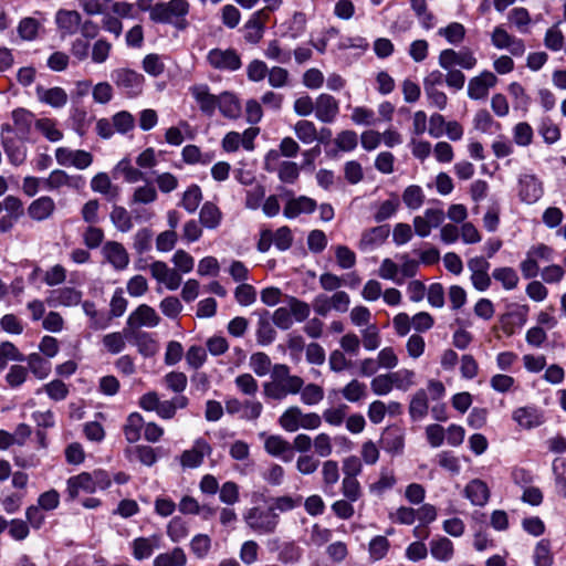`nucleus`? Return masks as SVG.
Masks as SVG:
<instances>
[{"instance_id":"1","label":"nucleus","mask_w":566,"mask_h":566,"mask_svg":"<svg viewBox=\"0 0 566 566\" xmlns=\"http://www.w3.org/2000/svg\"><path fill=\"white\" fill-rule=\"evenodd\" d=\"M304 380L292 375L285 364H275L272 367L271 380L263 384V395L269 400L282 401L290 395L301 391Z\"/></svg>"},{"instance_id":"2","label":"nucleus","mask_w":566,"mask_h":566,"mask_svg":"<svg viewBox=\"0 0 566 566\" xmlns=\"http://www.w3.org/2000/svg\"><path fill=\"white\" fill-rule=\"evenodd\" d=\"M189 11L190 4L187 0L157 2L151 10V21L159 24H170L182 31L188 27L187 17Z\"/></svg>"},{"instance_id":"3","label":"nucleus","mask_w":566,"mask_h":566,"mask_svg":"<svg viewBox=\"0 0 566 566\" xmlns=\"http://www.w3.org/2000/svg\"><path fill=\"white\" fill-rule=\"evenodd\" d=\"M446 395V387L442 381L438 379H430L427 384V389L417 390L409 403V415L415 421L422 420L429 411V400L436 401L443 398Z\"/></svg>"},{"instance_id":"4","label":"nucleus","mask_w":566,"mask_h":566,"mask_svg":"<svg viewBox=\"0 0 566 566\" xmlns=\"http://www.w3.org/2000/svg\"><path fill=\"white\" fill-rule=\"evenodd\" d=\"M243 521L253 533L270 535L276 531L280 516L270 507L252 506L243 513Z\"/></svg>"},{"instance_id":"5","label":"nucleus","mask_w":566,"mask_h":566,"mask_svg":"<svg viewBox=\"0 0 566 566\" xmlns=\"http://www.w3.org/2000/svg\"><path fill=\"white\" fill-rule=\"evenodd\" d=\"M554 249L544 243L532 245L520 264L522 275L526 280L534 279L539 273V262H551L554 260Z\"/></svg>"},{"instance_id":"6","label":"nucleus","mask_w":566,"mask_h":566,"mask_svg":"<svg viewBox=\"0 0 566 566\" xmlns=\"http://www.w3.org/2000/svg\"><path fill=\"white\" fill-rule=\"evenodd\" d=\"M293 244V233L287 226L280 227L275 231L264 228L260 230L256 249L261 253H266L272 245L279 251H287Z\"/></svg>"},{"instance_id":"7","label":"nucleus","mask_w":566,"mask_h":566,"mask_svg":"<svg viewBox=\"0 0 566 566\" xmlns=\"http://www.w3.org/2000/svg\"><path fill=\"white\" fill-rule=\"evenodd\" d=\"M544 182L532 172H523L517 177L516 195L518 200L525 205H534L544 196Z\"/></svg>"},{"instance_id":"8","label":"nucleus","mask_w":566,"mask_h":566,"mask_svg":"<svg viewBox=\"0 0 566 566\" xmlns=\"http://www.w3.org/2000/svg\"><path fill=\"white\" fill-rule=\"evenodd\" d=\"M111 78L116 87L127 97H136L143 93L145 77L143 74L126 67L112 71Z\"/></svg>"},{"instance_id":"9","label":"nucleus","mask_w":566,"mask_h":566,"mask_svg":"<svg viewBox=\"0 0 566 566\" xmlns=\"http://www.w3.org/2000/svg\"><path fill=\"white\" fill-rule=\"evenodd\" d=\"M264 169L269 172H276L277 178L283 184L293 185L300 177V167L294 161L279 160V154L275 149H271L264 157Z\"/></svg>"},{"instance_id":"10","label":"nucleus","mask_w":566,"mask_h":566,"mask_svg":"<svg viewBox=\"0 0 566 566\" xmlns=\"http://www.w3.org/2000/svg\"><path fill=\"white\" fill-rule=\"evenodd\" d=\"M207 62L212 69L222 72H235L242 66L241 56L234 49H211L207 53Z\"/></svg>"},{"instance_id":"11","label":"nucleus","mask_w":566,"mask_h":566,"mask_svg":"<svg viewBox=\"0 0 566 566\" xmlns=\"http://www.w3.org/2000/svg\"><path fill=\"white\" fill-rule=\"evenodd\" d=\"M438 63L443 70H449L454 66H460L464 70H472L475 67L478 60L474 53L468 48H462L459 51L444 49L438 56Z\"/></svg>"},{"instance_id":"12","label":"nucleus","mask_w":566,"mask_h":566,"mask_svg":"<svg viewBox=\"0 0 566 566\" xmlns=\"http://www.w3.org/2000/svg\"><path fill=\"white\" fill-rule=\"evenodd\" d=\"M491 43L497 50H506L513 56L524 55L526 45L523 39L511 34L502 24L496 25L491 33Z\"/></svg>"},{"instance_id":"13","label":"nucleus","mask_w":566,"mask_h":566,"mask_svg":"<svg viewBox=\"0 0 566 566\" xmlns=\"http://www.w3.org/2000/svg\"><path fill=\"white\" fill-rule=\"evenodd\" d=\"M85 187V179L81 175H69L66 171L55 169L46 178L42 179V188L49 191L62 188L81 190Z\"/></svg>"},{"instance_id":"14","label":"nucleus","mask_w":566,"mask_h":566,"mask_svg":"<svg viewBox=\"0 0 566 566\" xmlns=\"http://www.w3.org/2000/svg\"><path fill=\"white\" fill-rule=\"evenodd\" d=\"M22 214V200L15 196H7L0 201V232L7 233L11 231Z\"/></svg>"},{"instance_id":"15","label":"nucleus","mask_w":566,"mask_h":566,"mask_svg":"<svg viewBox=\"0 0 566 566\" xmlns=\"http://www.w3.org/2000/svg\"><path fill=\"white\" fill-rule=\"evenodd\" d=\"M54 155L56 163L60 166L74 167L78 170L88 168L93 163V155L90 151L83 149L57 147Z\"/></svg>"},{"instance_id":"16","label":"nucleus","mask_w":566,"mask_h":566,"mask_svg":"<svg viewBox=\"0 0 566 566\" xmlns=\"http://www.w3.org/2000/svg\"><path fill=\"white\" fill-rule=\"evenodd\" d=\"M159 323L160 316L157 312L147 304H140L127 317L125 331L130 329L134 332L142 327L154 328Z\"/></svg>"},{"instance_id":"17","label":"nucleus","mask_w":566,"mask_h":566,"mask_svg":"<svg viewBox=\"0 0 566 566\" xmlns=\"http://www.w3.org/2000/svg\"><path fill=\"white\" fill-rule=\"evenodd\" d=\"M446 218V213L442 208L434 207L424 210L422 216L413 218V228L417 235L427 238L432 228L440 227Z\"/></svg>"},{"instance_id":"18","label":"nucleus","mask_w":566,"mask_h":566,"mask_svg":"<svg viewBox=\"0 0 566 566\" xmlns=\"http://www.w3.org/2000/svg\"><path fill=\"white\" fill-rule=\"evenodd\" d=\"M211 452L212 448L210 443L203 438H198L190 449L181 453L180 464L182 468L187 469L198 468L203 463L205 457L210 455Z\"/></svg>"},{"instance_id":"19","label":"nucleus","mask_w":566,"mask_h":566,"mask_svg":"<svg viewBox=\"0 0 566 566\" xmlns=\"http://www.w3.org/2000/svg\"><path fill=\"white\" fill-rule=\"evenodd\" d=\"M149 272L158 283L164 284L169 291H176L182 282L181 275L164 261H154L149 264Z\"/></svg>"},{"instance_id":"20","label":"nucleus","mask_w":566,"mask_h":566,"mask_svg":"<svg viewBox=\"0 0 566 566\" xmlns=\"http://www.w3.org/2000/svg\"><path fill=\"white\" fill-rule=\"evenodd\" d=\"M398 479L394 468L382 465L374 481L369 482L368 492L377 497H382L397 485Z\"/></svg>"},{"instance_id":"21","label":"nucleus","mask_w":566,"mask_h":566,"mask_svg":"<svg viewBox=\"0 0 566 566\" xmlns=\"http://www.w3.org/2000/svg\"><path fill=\"white\" fill-rule=\"evenodd\" d=\"M512 419L525 430L537 428L545 421L543 410L534 405L516 408L512 412Z\"/></svg>"},{"instance_id":"22","label":"nucleus","mask_w":566,"mask_h":566,"mask_svg":"<svg viewBox=\"0 0 566 566\" xmlns=\"http://www.w3.org/2000/svg\"><path fill=\"white\" fill-rule=\"evenodd\" d=\"M339 113V102L331 94L322 93L315 98V117L324 123L332 124Z\"/></svg>"},{"instance_id":"23","label":"nucleus","mask_w":566,"mask_h":566,"mask_svg":"<svg viewBox=\"0 0 566 566\" xmlns=\"http://www.w3.org/2000/svg\"><path fill=\"white\" fill-rule=\"evenodd\" d=\"M12 120L13 126L10 125H2L1 129L2 132H12L14 133L21 140H25L29 138L30 132L32 126H35L34 115L24 109V108H18L12 112Z\"/></svg>"},{"instance_id":"24","label":"nucleus","mask_w":566,"mask_h":566,"mask_svg":"<svg viewBox=\"0 0 566 566\" xmlns=\"http://www.w3.org/2000/svg\"><path fill=\"white\" fill-rule=\"evenodd\" d=\"M260 438H264V450L272 457L279 458L284 462H291L294 452L292 444L280 434L266 436L264 432L260 433Z\"/></svg>"},{"instance_id":"25","label":"nucleus","mask_w":566,"mask_h":566,"mask_svg":"<svg viewBox=\"0 0 566 566\" xmlns=\"http://www.w3.org/2000/svg\"><path fill=\"white\" fill-rule=\"evenodd\" d=\"M189 91L200 112L208 117H212L217 111L218 95L212 94L207 84H196Z\"/></svg>"},{"instance_id":"26","label":"nucleus","mask_w":566,"mask_h":566,"mask_svg":"<svg viewBox=\"0 0 566 566\" xmlns=\"http://www.w3.org/2000/svg\"><path fill=\"white\" fill-rule=\"evenodd\" d=\"M528 312L530 307L526 304L512 305L511 310L507 313L503 314L500 318L503 331L506 334L512 335L515 333L516 329L522 328L527 322Z\"/></svg>"},{"instance_id":"27","label":"nucleus","mask_w":566,"mask_h":566,"mask_svg":"<svg viewBox=\"0 0 566 566\" xmlns=\"http://www.w3.org/2000/svg\"><path fill=\"white\" fill-rule=\"evenodd\" d=\"M497 83L496 76L490 71H483L472 77L468 84V96L472 99H483L488 96L489 90Z\"/></svg>"},{"instance_id":"28","label":"nucleus","mask_w":566,"mask_h":566,"mask_svg":"<svg viewBox=\"0 0 566 566\" xmlns=\"http://www.w3.org/2000/svg\"><path fill=\"white\" fill-rule=\"evenodd\" d=\"M102 254L116 271H123L129 264L128 252L119 242L107 241L102 248Z\"/></svg>"},{"instance_id":"29","label":"nucleus","mask_w":566,"mask_h":566,"mask_svg":"<svg viewBox=\"0 0 566 566\" xmlns=\"http://www.w3.org/2000/svg\"><path fill=\"white\" fill-rule=\"evenodd\" d=\"M161 537L158 534L148 537H137L130 543L132 555L136 560H145L149 558L154 551L160 547Z\"/></svg>"},{"instance_id":"30","label":"nucleus","mask_w":566,"mask_h":566,"mask_svg":"<svg viewBox=\"0 0 566 566\" xmlns=\"http://www.w3.org/2000/svg\"><path fill=\"white\" fill-rule=\"evenodd\" d=\"M266 17L265 9L255 11L250 19L245 22L244 40L250 44H258L263 38L265 30V21L262 18Z\"/></svg>"},{"instance_id":"31","label":"nucleus","mask_w":566,"mask_h":566,"mask_svg":"<svg viewBox=\"0 0 566 566\" xmlns=\"http://www.w3.org/2000/svg\"><path fill=\"white\" fill-rule=\"evenodd\" d=\"M95 486L88 472H81L77 475L70 476L66 481V493L69 500H75L81 493H95Z\"/></svg>"},{"instance_id":"32","label":"nucleus","mask_w":566,"mask_h":566,"mask_svg":"<svg viewBox=\"0 0 566 566\" xmlns=\"http://www.w3.org/2000/svg\"><path fill=\"white\" fill-rule=\"evenodd\" d=\"M82 15L76 10L60 9L55 13V23L62 35H74L78 32Z\"/></svg>"},{"instance_id":"33","label":"nucleus","mask_w":566,"mask_h":566,"mask_svg":"<svg viewBox=\"0 0 566 566\" xmlns=\"http://www.w3.org/2000/svg\"><path fill=\"white\" fill-rule=\"evenodd\" d=\"M82 292L74 287H61L50 292L46 300L48 304L53 307L57 306H75L81 303Z\"/></svg>"},{"instance_id":"34","label":"nucleus","mask_w":566,"mask_h":566,"mask_svg":"<svg viewBox=\"0 0 566 566\" xmlns=\"http://www.w3.org/2000/svg\"><path fill=\"white\" fill-rule=\"evenodd\" d=\"M55 209V202L51 197L41 196L28 206L27 213L32 220L41 222L51 218Z\"/></svg>"},{"instance_id":"35","label":"nucleus","mask_w":566,"mask_h":566,"mask_svg":"<svg viewBox=\"0 0 566 566\" xmlns=\"http://www.w3.org/2000/svg\"><path fill=\"white\" fill-rule=\"evenodd\" d=\"M381 448L392 454H398L402 451L405 444L403 431L397 426L387 427L380 437Z\"/></svg>"},{"instance_id":"36","label":"nucleus","mask_w":566,"mask_h":566,"mask_svg":"<svg viewBox=\"0 0 566 566\" xmlns=\"http://www.w3.org/2000/svg\"><path fill=\"white\" fill-rule=\"evenodd\" d=\"M317 208V203L314 199L300 196L297 198H291L285 203L283 214L287 219H295L302 213H312Z\"/></svg>"},{"instance_id":"37","label":"nucleus","mask_w":566,"mask_h":566,"mask_svg":"<svg viewBox=\"0 0 566 566\" xmlns=\"http://www.w3.org/2000/svg\"><path fill=\"white\" fill-rule=\"evenodd\" d=\"M217 109L229 119H237L241 114V103L239 97L230 91H223L218 94Z\"/></svg>"},{"instance_id":"38","label":"nucleus","mask_w":566,"mask_h":566,"mask_svg":"<svg viewBox=\"0 0 566 566\" xmlns=\"http://www.w3.org/2000/svg\"><path fill=\"white\" fill-rule=\"evenodd\" d=\"M38 99L46 104L53 108H62L67 104V93L64 88L55 86L51 88H45L43 86H38L35 90Z\"/></svg>"},{"instance_id":"39","label":"nucleus","mask_w":566,"mask_h":566,"mask_svg":"<svg viewBox=\"0 0 566 566\" xmlns=\"http://www.w3.org/2000/svg\"><path fill=\"white\" fill-rule=\"evenodd\" d=\"M464 496L472 505L484 506L490 499V490L484 481L474 479L465 485Z\"/></svg>"},{"instance_id":"40","label":"nucleus","mask_w":566,"mask_h":566,"mask_svg":"<svg viewBox=\"0 0 566 566\" xmlns=\"http://www.w3.org/2000/svg\"><path fill=\"white\" fill-rule=\"evenodd\" d=\"M430 554L437 562L447 563L454 556V545L446 536H436L429 543Z\"/></svg>"},{"instance_id":"41","label":"nucleus","mask_w":566,"mask_h":566,"mask_svg":"<svg viewBox=\"0 0 566 566\" xmlns=\"http://www.w3.org/2000/svg\"><path fill=\"white\" fill-rule=\"evenodd\" d=\"M322 490L328 496L335 495V485L339 480L338 463L334 460H327L322 465Z\"/></svg>"},{"instance_id":"42","label":"nucleus","mask_w":566,"mask_h":566,"mask_svg":"<svg viewBox=\"0 0 566 566\" xmlns=\"http://www.w3.org/2000/svg\"><path fill=\"white\" fill-rule=\"evenodd\" d=\"M23 361L27 363L29 373L36 379L43 380L51 374L52 364L39 353L29 354Z\"/></svg>"},{"instance_id":"43","label":"nucleus","mask_w":566,"mask_h":566,"mask_svg":"<svg viewBox=\"0 0 566 566\" xmlns=\"http://www.w3.org/2000/svg\"><path fill=\"white\" fill-rule=\"evenodd\" d=\"M399 206L400 200L398 195L394 192L390 193V197L387 200L374 205V220L380 223L382 221L390 219L392 216L396 214L397 210L399 209Z\"/></svg>"},{"instance_id":"44","label":"nucleus","mask_w":566,"mask_h":566,"mask_svg":"<svg viewBox=\"0 0 566 566\" xmlns=\"http://www.w3.org/2000/svg\"><path fill=\"white\" fill-rule=\"evenodd\" d=\"M145 424L146 423L140 413H129L123 427V432L127 442H137L142 437V430L145 428Z\"/></svg>"},{"instance_id":"45","label":"nucleus","mask_w":566,"mask_h":566,"mask_svg":"<svg viewBox=\"0 0 566 566\" xmlns=\"http://www.w3.org/2000/svg\"><path fill=\"white\" fill-rule=\"evenodd\" d=\"M133 343L137 347L138 353L144 357H151L158 350V343L146 332H132Z\"/></svg>"},{"instance_id":"46","label":"nucleus","mask_w":566,"mask_h":566,"mask_svg":"<svg viewBox=\"0 0 566 566\" xmlns=\"http://www.w3.org/2000/svg\"><path fill=\"white\" fill-rule=\"evenodd\" d=\"M283 303L287 307L294 322H305L311 314V305L292 295H284Z\"/></svg>"},{"instance_id":"47","label":"nucleus","mask_w":566,"mask_h":566,"mask_svg":"<svg viewBox=\"0 0 566 566\" xmlns=\"http://www.w3.org/2000/svg\"><path fill=\"white\" fill-rule=\"evenodd\" d=\"M2 146L9 161L14 166H20L27 159V147L22 142L12 138H2Z\"/></svg>"},{"instance_id":"48","label":"nucleus","mask_w":566,"mask_h":566,"mask_svg":"<svg viewBox=\"0 0 566 566\" xmlns=\"http://www.w3.org/2000/svg\"><path fill=\"white\" fill-rule=\"evenodd\" d=\"M188 405L189 399L186 396H175L170 400H160L156 413L159 418L169 420L176 416L177 409H185Z\"/></svg>"},{"instance_id":"49","label":"nucleus","mask_w":566,"mask_h":566,"mask_svg":"<svg viewBox=\"0 0 566 566\" xmlns=\"http://www.w3.org/2000/svg\"><path fill=\"white\" fill-rule=\"evenodd\" d=\"M182 160L188 165H209L214 159L211 151L202 153L197 145H186L181 151Z\"/></svg>"},{"instance_id":"50","label":"nucleus","mask_w":566,"mask_h":566,"mask_svg":"<svg viewBox=\"0 0 566 566\" xmlns=\"http://www.w3.org/2000/svg\"><path fill=\"white\" fill-rule=\"evenodd\" d=\"M189 533V523L181 516H174L166 526V534L172 543L182 542Z\"/></svg>"},{"instance_id":"51","label":"nucleus","mask_w":566,"mask_h":566,"mask_svg":"<svg viewBox=\"0 0 566 566\" xmlns=\"http://www.w3.org/2000/svg\"><path fill=\"white\" fill-rule=\"evenodd\" d=\"M199 220L202 227L207 229H216L221 223L222 213L214 203L207 201L200 209Z\"/></svg>"},{"instance_id":"52","label":"nucleus","mask_w":566,"mask_h":566,"mask_svg":"<svg viewBox=\"0 0 566 566\" xmlns=\"http://www.w3.org/2000/svg\"><path fill=\"white\" fill-rule=\"evenodd\" d=\"M187 556L185 551L176 546L170 552L157 555L153 560V566H186Z\"/></svg>"},{"instance_id":"53","label":"nucleus","mask_w":566,"mask_h":566,"mask_svg":"<svg viewBox=\"0 0 566 566\" xmlns=\"http://www.w3.org/2000/svg\"><path fill=\"white\" fill-rule=\"evenodd\" d=\"M437 34L449 44L459 45L465 38L467 29L460 22H450L448 25L440 28Z\"/></svg>"},{"instance_id":"54","label":"nucleus","mask_w":566,"mask_h":566,"mask_svg":"<svg viewBox=\"0 0 566 566\" xmlns=\"http://www.w3.org/2000/svg\"><path fill=\"white\" fill-rule=\"evenodd\" d=\"M509 22L522 34L530 32L531 14L523 7L513 8L507 14Z\"/></svg>"},{"instance_id":"55","label":"nucleus","mask_w":566,"mask_h":566,"mask_svg":"<svg viewBox=\"0 0 566 566\" xmlns=\"http://www.w3.org/2000/svg\"><path fill=\"white\" fill-rule=\"evenodd\" d=\"M163 382L167 390L176 394V396H182L181 394L188 386V377L182 371L172 370L164 376Z\"/></svg>"},{"instance_id":"56","label":"nucleus","mask_w":566,"mask_h":566,"mask_svg":"<svg viewBox=\"0 0 566 566\" xmlns=\"http://www.w3.org/2000/svg\"><path fill=\"white\" fill-rule=\"evenodd\" d=\"M109 218L114 227L123 233L130 231L134 227L130 213L122 206H114Z\"/></svg>"},{"instance_id":"57","label":"nucleus","mask_w":566,"mask_h":566,"mask_svg":"<svg viewBox=\"0 0 566 566\" xmlns=\"http://www.w3.org/2000/svg\"><path fill=\"white\" fill-rule=\"evenodd\" d=\"M302 409L297 406L289 407L279 418V424L287 432H296L300 429Z\"/></svg>"},{"instance_id":"58","label":"nucleus","mask_w":566,"mask_h":566,"mask_svg":"<svg viewBox=\"0 0 566 566\" xmlns=\"http://www.w3.org/2000/svg\"><path fill=\"white\" fill-rule=\"evenodd\" d=\"M35 128L50 142L56 143L63 138L62 130L57 127V122L53 118H40L35 120Z\"/></svg>"},{"instance_id":"59","label":"nucleus","mask_w":566,"mask_h":566,"mask_svg":"<svg viewBox=\"0 0 566 566\" xmlns=\"http://www.w3.org/2000/svg\"><path fill=\"white\" fill-rule=\"evenodd\" d=\"M492 277L500 282L504 290H514L518 284L517 272L510 266L495 268L492 272Z\"/></svg>"},{"instance_id":"60","label":"nucleus","mask_w":566,"mask_h":566,"mask_svg":"<svg viewBox=\"0 0 566 566\" xmlns=\"http://www.w3.org/2000/svg\"><path fill=\"white\" fill-rule=\"evenodd\" d=\"M533 560L535 566H552L554 555L552 553L551 541L543 538L535 545L533 553Z\"/></svg>"},{"instance_id":"61","label":"nucleus","mask_w":566,"mask_h":566,"mask_svg":"<svg viewBox=\"0 0 566 566\" xmlns=\"http://www.w3.org/2000/svg\"><path fill=\"white\" fill-rule=\"evenodd\" d=\"M42 22L33 17H27L19 21L17 32L24 41H33L38 38Z\"/></svg>"},{"instance_id":"62","label":"nucleus","mask_w":566,"mask_h":566,"mask_svg":"<svg viewBox=\"0 0 566 566\" xmlns=\"http://www.w3.org/2000/svg\"><path fill=\"white\" fill-rule=\"evenodd\" d=\"M303 557V548L295 542H284L279 548L277 558L283 564H296Z\"/></svg>"},{"instance_id":"63","label":"nucleus","mask_w":566,"mask_h":566,"mask_svg":"<svg viewBox=\"0 0 566 566\" xmlns=\"http://www.w3.org/2000/svg\"><path fill=\"white\" fill-rule=\"evenodd\" d=\"M91 188L94 192L102 193L109 199L116 197L117 188L113 186L106 172H98L91 180Z\"/></svg>"},{"instance_id":"64","label":"nucleus","mask_w":566,"mask_h":566,"mask_svg":"<svg viewBox=\"0 0 566 566\" xmlns=\"http://www.w3.org/2000/svg\"><path fill=\"white\" fill-rule=\"evenodd\" d=\"M402 201L410 210H418L424 202L423 189L418 185L408 186L402 192Z\"/></svg>"}]
</instances>
